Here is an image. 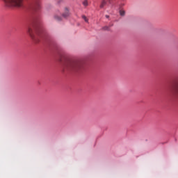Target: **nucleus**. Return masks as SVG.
<instances>
[{
  "instance_id": "nucleus-1",
  "label": "nucleus",
  "mask_w": 178,
  "mask_h": 178,
  "mask_svg": "<svg viewBox=\"0 0 178 178\" xmlns=\"http://www.w3.org/2000/svg\"><path fill=\"white\" fill-rule=\"evenodd\" d=\"M28 34L29 37H31V40L33 42H40V38L41 37H44V29L40 26H35V27H29L28 29Z\"/></svg>"
},
{
  "instance_id": "nucleus-2",
  "label": "nucleus",
  "mask_w": 178,
  "mask_h": 178,
  "mask_svg": "<svg viewBox=\"0 0 178 178\" xmlns=\"http://www.w3.org/2000/svg\"><path fill=\"white\" fill-rule=\"evenodd\" d=\"M64 67L71 72H81L83 70V62L79 60H70L65 63Z\"/></svg>"
},
{
  "instance_id": "nucleus-3",
  "label": "nucleus",
  "mask_w": 178,
  "mask_h": 178,
  "mask_svg": "<svg viewBox=\"0 0 178 178\" xmlns=\"http://www.w3.org/2000/svg\"><path fill=\"white\" fill-rule=\"evenodd\" d=\"M6 8H23L24 0H2Z\"/></svg>"
},
{
  "instance_id": "nucleus-4",
  "label": "nucleus",
  "mask_w": 178,
  "mask_h": 178,
  "mask_svg": "<svg viewBox=\"0 0 178 178\" xmlns=\"http://www.w3.org/2000/svg\"><path fill=\"white\" fill-rule=\"evenodd\" d=\"M70 16V13H69V9L67 8H65V12L63 13V17H69Z\"/></svg>"
},
{
  "instance_id": "nucleus-5",
  "label": "nucleus",
  "mask_w": 178,
  "mask_h": 178,
  "mask_svg": "<svg viewBox=\"0 0 178 178\" xmlns=\"http://www.w3.org/2000/svg\"><path fill=\"white\" fill-rule=\"evenodd\" d=\"M40 8H41V6H40V1H36L33 5V9H35V10H38Z\"/></svg>"
},
{
  "instance_id": "nucleus-6",
  "label": "nucleus",
  "mask_w": 178,
  "mask_h": 178,
  "mask_svg": "<svg viewBox=\"0 0 178 178\" xmlns=\"http://www.w3.org/2000/svg\"><path fill=\"white\" fill-rule=\"evenodd\" d=\"M105 5H106V1L105 0H102L101 4H100V8L102 9V8H104V6H105Z\"/></svg>"
},
{
  "instance_id": "nucleus-7",
  "label": "nucleus",
  "mask_w": 178,
  "mask_h": 178,
  "mask_svg": "<svg viewBox=\"0 0 178 178\" xmlns=\"http://www.w3.org/2000/svg\"><path fill=\"white\" fill-rule=\"evenodd\" d=\"M54 19H55L56 20H57V22H60V20H62V17H59V16H58V15H55V16H54Z\"/></svg>"
},
{
  "instance_id": "nucleus-8",
  "label": "nucleus",
  "mask_w": 178,
  "mask_h": 178,
  "mask_svg": "<svg viewBox=\"0 0 178 178\" xmlns=\"http://www.w3.org/2000/svg\"><path fill=\"white\" fill-rule=\"evenodd\" d=\"M125 13H126V12H124V10H120V16H124Z\"/></svg>"
},
{
  "instance_id": "nucleus-9",
  "label": "nucleus",
  "mask_w": 178,
  "mask_h": 178,
  "mask_svg": "<svg viewBox=\"0 0 178 178\" xmlns=\"http://www.w3.org/2000/svg\"><path fill=\"white\" fill-rule=\"evenodd\" d=\"M83 6H88V1L87 0H85L83 2Z\"/></svg>"
},
{
  "instance_id": "nucleus-10",
  "label": "nucleus",
  "mask_w": 178,
  "mask_h": 178,
  "mask_svg": "<svg viewBox=\"0 0 178 178\" xmlns=\"http://www.w3.org/2000/svg\"><path fill=\"white\" fill-rule=\"evenodd\" d=\"M82 19H83V20H85L86 23H88V19H87V17H86L85 15H83Z\"/></svg>"
},
{
  "instance_id": "nucleus-11",
  "label": "nucleus",
  "mask_w": 178,
  "mask_h": 178,
  "mask_svg": "<svg viewBox=\"0 0 178 178\" xmlns=\"http://www.w3.org/2000/svg\"><path fill=\"white\" fill-rule=\"evenodd\" d=\"M103 30H106V31H109V28H108V26H104V27H103Z\"/></svg>"
},
{
  "instance_id": "nucleus-12",
  "label": "nucleus",
  "mask_w": 178,
  "mask_h": 178,
  "mask_svg": "<svg viewBox=\"0 0 178 178\" xmlns=\"http://www.w3.org/2000/svg\"><path fill=\"white\" fill-rule=\"evenodd\" d=\"M106 19H109V15H106Z\"/></svg>"
},
{
  "instance_id": "nucleus-13",
  "label": "nucleus",
  "mask_w": 178,
  "mask_h": 178,
  "mask_svg": "<svg viewBox=\"0 0 178 178\" xmlns=\"http://www.w3.org/2000/svg\"><path fill=\"white\" fill-rule=\"evenodd\" d=\"M109 3H111V1H109Z\"/></svg>"
}]
</instances>
